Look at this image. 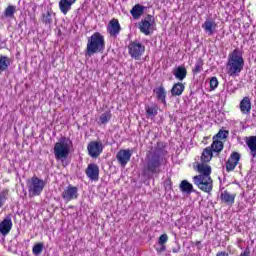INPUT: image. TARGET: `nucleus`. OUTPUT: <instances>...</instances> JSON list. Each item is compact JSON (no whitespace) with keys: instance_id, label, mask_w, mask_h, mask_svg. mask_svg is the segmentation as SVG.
<instances>
[{"instance_id":"f257e3e1","label":"nucleus","mask_w":256,"mask_h":256,"mask_svg":"<svg viewBox=\"0 0 256 256\" xmlns=\"http://www.w3.org/2000/svg\"><path fill=\"white\" fill-rule=\"evenodd\" d=\"M165 143L157 142L154 148L146 152L142 167V176L146 179H153L155 175L163 173V166L166 165Z\"/></svg>"},{"instance_id":"f03ea898","label":"nucleus","mask_w":256,"mask_h":256,"mask_svg":"<svg viewBox=\"0 0 256 256\" xmlns=\"http://www.w3.org/2000/svg\"><path fill=\"white\" fill-rule=\"evenodd\" d=\"M199 175L193 177L194 185L204 193H211L213 191V179H211V166L202 162L196 166Z\"/></svg>"},{"instance_id":"7ed1b4c3","label":"nucleus","mask_w":256,"mask_h":256,"mask_svg":"<svg viewBox=\"0 0 256 256\" xmlns=\"http://www.w3.org/2000/svg\"><path fill=\"white\" fill-rule=\"evenodd\" d=\"M245 67V60L243 59V53L240 49H234L232 53L228 55V61L226 63V71L230 77H239L241 71Z\"/></svg>"},{"instance_id":"20e7f679","label":"nucleus","mask_w":256,"mask_h":256,"mask_svg":"<svg viewBox=\"0 0 256 256\" xmlns=\"http://www.w3.org/2000/svg\"><path fill=\"white\" fill-rule=\"evenodd\" d=\"M105 51V37L95 32L91 37L88 38L85 57H93L97 53H103Z\"/></svg>"},{"instance_id":"39448f33","label":"nucleus","mask_w":256,"mask_h":256,"mask_svg":"<svg viewBox=\"0 0 256 256\" xmlns=\"http://www.w3.org/2000/svg\"><path fill=\"white\" fill-rule=\"evenodd\" d=\"M71 145L73 142L71 139L67 137L61 138L55 145H54V156L57 161H65L67 157H69V153H71Z\"/></svg>"},{"instance_id":"423d86ee","label":"nucleus","mask_w":256,"mask_h":256,"mask_svg":"<svg viewBox=\"0 0 256 256\" xmlns=\"http://www.w3.org/2000/svg\"><path fill=\"white\" fill-rule=\"evenodd\" d=\"M47 183L37 177L33 176L31 179L27 180V187H28V192L31 197H37L43 193V189H45V186Z\"/></svg>"},{"instance_id":"0eeeda50","label":"nucleus","mask_w":256,"mask_h":256,"mask_svg":"<svg viewBox=\"0 0 256 256\" xmlns=\"http://www.w3.org/2000/svg\"><path fill=\"white\" fill-rule=\"evenodd\" d=\"M139 30L144 35H151L153 31H155L156 23L155 17L153 15L148 14L144 19L139 22Z\"/></svg>"},{"instance_id":"6e6552de","label":"nucleus","mask_w":256,"mask_h":256,"mask_svg":"<svg viewBox=\"0 0 256 256\" xmlns=\"http://www.w3.org/2000/svg\"><path fill=\"white\" fill-rule=\"evenodd\" d=\"M128 53L132 59L139 61L143 53H145V45H142L141 42L133 41L128 45Z\"/></svg>"},{"instance_id":"1a4fd4ad","label":"nucleus","mask_w":256,"mask_h":256,"mask_svg":"<svg viewBox=\"0 0 256 256\" xmlns=\"http://www.w3.org/2000/svg\"><path fill=\"white\" fill-rule=\"evenodd\" d=\"M87 151L88 155H90L92 159H97V157L103 153V143L99 141H91L87 145Z\"/></svg>"},{"instance_id":"9d476101","label":"nucleus","mask_w":256,"mask_h":256,"mask_svg":"<svg viewBox=\"0 0 256 256\" xmlns=\"http://www.w3.org/2000/svg\"><path fill=\"white\" fill-rule=\"evenodd\" d=\"M79 197V188L69 184L62 192V199L64 201H73Z\"/></svg>"},{"instance_id":"9b49d317","label":"nucleus","mask_w":256,"mask_h":256,"mask_svg":"<svg viewBox=\"0 0 256 256\" xmlns=\"http://www.w3.org/2000/svg\"><path fill=\"white\" fill-rule=\"evenodd\" d=\"M239 161H241V155L239 154V152H232L230 157L226 161L227 173H231V171H235V167L239 165Z\"/></svg>"},{"instance_id":"f8f14e48","label":"nucleus","mask_w":256,"mask_h":256,"mask_svg":"<svg viewBox=\"0 0 256 256\" xmlns=\"http://www.w3.org/2000/svg\"><path fill=\"white\" fill-rule=\"evenodd\" d=\"M132 155L133 152H131V150L122 149L117 152L116 159L121 167H125L129 163V161H131Z\"/></svg>"},{"instance_id":"ddd939ff","label":"nucleus","mask_w":256,"mask_h":256,"mask_svg":"<svg viewBox=\"0 0 256 256\" xmlns=\"http://www.w3.org/2000/svg\"><path fill=\"white\" fill-rule=\"evenodd\" d=\"M13 229V221L11 220V215L6 216L0 223V233L3 237H7Z\"/></svg>"},{"instance_id":"4468645a","label":"nucleus","mask_w":256,"mask_h":256,"mask_svg":"<svg viewBox=\"0 0 256 256\" xmlns=\"http://www.w3.org/2000/svg\"><path fill=\"white\" fill-rule=\"evenodd\" d=\"M107 31L110 35V37L117 38V35L121 33V24H119V20L117 19H112L107 26Z\"/></svg>"},{"instance_id":"2eb2a0df","label":"nucleus","mask_w":256,"mask_h":256,"mask_svg":"<svg viewBox=\"0 0 256 256\" xmlns=\"http://www.w3.org/2000/svg\"><path fill=\"white\" fill-rule=\"evenodd\" d=\"M86 175L91 181H99V166L95 163L88 165Z\"/></svg>"},{"instance_id":"dca6fc26","label":"nucleus","mask_w":256,"mask_h":256,"mask_svg":"<svg viewBox=\"0 0 256 256\" xmlns=\"http://www.w3.org/2000/svg\"><path fill=\"white\" fill-rule=\"evenodd\" d=\"M153 91L158 101H161L163 105H167V91H165V87L163 85H160L159 87H156Z\"/></svg>"},{"instance_id":"f3484780","label":"nucleus","mask_w":256,"mask_h":256,"mask_svg":"<svg viewBox=\"0 0 256 256\" xmlns=\"http://www.w3.org/2000/svg\"><path fill=\"white\" fill-rule=\"evenodd\" d=\"M240 111L243 113V115H249L251 113V98L249 96H245L240 101Z\"/></svg>"},{"instance_id":"a211bd4d","label":"nucleus","mask_w":256,"mask_h":256,"mask_svg":"<svg viewBox=\"0 0 256 256\" xmlns=\"http://www.w3.org/2000/svg\"><path fill=\"white\" fill-rule=\"evenodd\" d=\"M235 197H237L236 194H231L227 190L222 192L220 195V199H221L222 203H225L226 205H229L230 207L235 203Z\"/></svg>"},{"instance_id":"6ab92c4d","label":"nucleus","mask_w":256,"mask_h":256,"mask_svg":"<svg viewBox=\"0 0 256 256\" xmlns=\"http://www.w3.org/2000/svg\"><path fill=\"white\" fill-rule=\"evenodd\" d=\"M202 29H204L205 33L211 36L215 33V29H217V23H215V21L212 19L206 20L202 24Z\"/></svg>"},{"instance_id":"aec40b11","label":"nucleus","mask_w":256,"mask_h":256,"mask_svg":"<svg viewBox=\"0 0 256 256\" xmlns=\"http://www.w3.org/2000/svg\"><path fill=\"white\" fill-rule=\"evenodd\" d=\"M77 0H60L59 9L63 15H67L71 11V7Z\"/></svg>"},{"instance_id":"412c9836","label":"nucleus","mask_w":256,"mask_h":256,"mask_svg":"<svg viewBox=\"0 0 256 256\" xmlns=\"http://www.w3.org/2000/svg\"><path fill=\"white\" fill-rule=\"evenodd\" d=\"M183 91H185V84L178 82L172 86L170 93L172 97H180V95H183Z\"/></svg>"},{"instance_id":"4be33fe9","label":"nucleus","mask_w":256,"mask_h":256,"mask_svg":"<svg viewBox=\"0 0 256 256\" xmlns=\"http://www.w3.org/2000/svg\"><path fill=\"white\" fill-rule=\"evenodd\" d=\"M173 75L178 81H183L187 77V68L185 66H178L173 69Z\"/></svg>"},{"instance_id":"5701e85b","label":"nucleus","mask_w":256,"mask_h":256,"mask_svg":"<svg viewBox=\"0 0 256 256\" xmlns=\"http://www.w3.org/2000/svg\"><path fill=\"white\" fill-rule=\"evenodd\" d=\"M11 67V58L5 55L0 56V75L7 71Z\"/></svg>"},{"instance_id":"b1692460","label":"nucleus","mask_w":256,"mask_h":256,"mask_svg":"<svg viewBox=\"0 0 256 256\" xmlns=\"http://www.w3.org/2000/svg\"><path fill=\"white\" fill-rule=\"evenodd\" d=\"M246 145L250 149V155L256 157V136H250L246 139Z\"/></svg>"},{"instance_id":"393cba45","label":"nucleus","mask_w":256,"mask_h":256,"mask_svg":"<svg viewBox=\"0 0 256 256\" xmlns=\"http://www.w3.org/2000/svg\"><path fill=\"white\" fill-rule=\"evenodd\" d=\"M133 19H139L143 13H145V6L136 4L130 11Z\"/></svg>"},{"instance_id":"a878e982","label":"nucleus","mask_w":256,"mask_h":256,"mask_svg":"<svg viewBox=\"0 0 256 256\" xmlns=\"http://www.w3.org/2000/svg\"><path fill=\"white\" fill-rule=\"evenodd\" d=\"M223 141L221 140H217L215 139V137H213V143L211 144V151L212 153H216L217 156H219V153H221V151H223Z\"/></svg>"},{"instance_id":"bb28decb","label":"nucleus","mask_w":256,"mask_h":256,"mask_svg":"<svg viewBox=\"0 0 256 256\" xmlns=\"http://www.w3.org/2000/svg\"><path fill=\"white\" fill-rule=\"evenodd\" d=\"M158 111H159V108L155 105H153V106L146 105L145 106V112H146L147 119H155V117H157Z\"/></svg>"},{"instance_id":"cd10ccee","label":"nucleus","mask_w":256,"mask_h":256,"mask_svg":"<svg viewBox=\"0 0 256 256\" xmlns=\"http://www.w3.org/2000/svg\"><path fill=\"white\" fill-rule=\"evenodd\" d=\"M213 159V150H211V147H206L201 155V162L202 163H209Z\"/></svg>"},{"instance_id":"c85d7f7f","label":"nucleus","mask_w":256,"mask_h":256,"mask_svg":"<svg viewBox=\"0 0 256 256\" xmlns=\"http://www.w3.org/2000/svg\"><path fill=\"white\" fill-rule=\"evenodd\" d=\"M180 191H182V193H188V195H190V193H195L193 184L189 183L187 180H183L180 183Z\"/></svg>"},{"instance_id":"c756f323","label":"nucleus","mask_w":256,"mask_h":256,"mask_svg":"<svg viewBox=\"0 0 256 256\" xmlns=\"http://www.w3.org/2000/svg\"><path fill=\"white\" fill-rule=\"evenodd\" d=\"M203 65H205L203 60L201 58H198L194 65V68L192 69L193 75H199V73L203 71Z\"/></svg>"},{"instance_id":"7c9ffc66","label":"nucleus","mask_w":256,"mask_h":256,"mask_svg":"<svg viewBox=\"0 0 256 256\" xmlns=\"http://www.w3.org/2000/svg\"><path fill=\"white\" fill-rule=\"evenodd\" d=\"M111 117V111L107 110L100 115L99 123H101V125H107V123L111 121Z\"/></svg>"},{"instance_id":"2f4dec72","label":"nucleus","mask_w":256,"mask_h":256,"mask_svg":"<svg viewBox=\"0 0 256 256\" xmlns=\"http://www.w3.org/2000/svg\"><path fill=\"white\" fill-rule=\"evenodd\" d=\"M42 23H44V25H48V27H51V25H53V13L51 11L43 14Z\"/></svg>"},{"instance_id":"473e14b6","label":"nucleus","mask_w":256,"mask_h":256,"mask_svg":"<svg viewBox=\"0 0 256 256\" xmlns=\"http://www.w3.org/2000/svg\"><path fill=\"white\" fill-rule=\"evenodd\" d=\"M43 243H37L32 248L33 255L39 256L41 253H43Z\"/></svg>"},{"instance_id":"72a5a7b5","label":"nucleus","mask_w":256,"mask_h":256,"mask_svg":"<svg viewBox=\"0 0 256 256\" xmlns=\"http://www.w3.org/2000/svg\"><path fill=\"white\" fill-rule=\"evenodd\" d=\"M15 11H16L15 6L9 5V6L5 9V11H4V16L11 18V17H13V16L15 15Z\"/></svg>"},{"instance_id":"f704fd0d","label":"nucleus","mask_w":256,"mask_h":256,"mask_svg":"<svg viewBox=\"0 0 256 256\" xmlns=\"http://www.w3.org/2000/svg\"><path fill=\"white\" fill-rule=\"evenodd\" d=\"M215 139H227L229 137V131L227 130H219V132L214 136Z\"/></svg>"},{"instance_id":"c9c22d12","label":"nucleus","mask_w":256,"mask_h":256,"mask_svg":"<svg viewBox=\"0 0 256 256\" xmlns=\"http://www.w3.org/2000/svg\"><path fill=\"white\" fill-rule=\"evenodd\" d=\"M7 195H9V190H3L0 192V207L5 205V201H7Z\"/></svg>"},{"instance_id":"e433bc0d","label":"nucleus","mask_w":256,"mask_h":256,"mask_svg":"<svg viewBox=\"0 0 256 256\" xmlns=\"http://www.w3.org/2000/svg\"><path fill=\"white\" fill-rule=\"evenodd\" d=\"M217 87H219V80L214 76L210 79V89L211 91H215Z\"/></svg>"},{"instance_id":"4c0bfd02","label":"nucleus","mask_w":256,"mask_h":256,"mask_svg":"<svg viewBox=\"0 0 256 256\" xmlns=\"http://www.w3.org/2000/svg\"><path fill=\"white\" fill-rule=\"evenodd\" d=\"M169 241V236L167 234H162L158 239V245H165Z\"/></svg>"},{"instance_id":"58836bf2","label":"nucleus","mask_w":256,"mask_h":256,"mask_svg":"<svg viewBox=\"0 0 256 256\" xmlns=\"http://www.w3.org/2000/svg\"><path fill=\"white\" fill-rule=\"evenodd\" d=\"M157 253L161 254L164 253V251H167V247L165 244L160 245V247L156 248Z\"/></svg>"},{"instance_id":"ea45409f","label":"nucleus","mask_w":256,"mask_h":256,"mask_svg":"<svg viewBox=\"0 0 256 256\" xmlns=\"http://www.w3.org/2000/svg\"><path fill=\"white\" fill-rule=\"evenodd\" d=\"M173 253H179L181 251V246H177L176 248H172Z\"/></svg>"},{"instance_id":"a19ab883","label":"nucleus","mask_w":256,"mask_h":256,"mask_svg":"<svg viewBox=\"0 0 256 256\" xmlns=\"http://www.w3.org/2000/svg\"><path fill=\"white\" fill-rule=\"evenodd\" d=\"M216 256H229L227 252H218Z\"/></svg>"},{"instance_id":"79ce46f5","label":"nucleus","mask_w":256,"mask_h":256,"mask_svg":"<svg viewBox=\"0 0 256 256\" xmlns=\"http://www.w3.org/2000/svg\"><path fill=\"white\" fill-rule=\"evenodd\" d=\"M169 187L171 189V181L166 182V189Z\"/></svg>"},{"instance_id":"37998d69","label":"nucleus","mask_w":256,"mask_h":256,"mask_svg":"<svg viewBox=\"0 0 256 256\" xmlns=\"http://www.w3.org/2000/svg\"><path fill=\"white\" fill-rule=\"evenodd\" d=\"M199 245H201V241L196 242V246L199 247Z\"/></svg>"},{"instance_id":"c03bdc74","label":"nucleus","mask_w":256,"mask_h":256,"mask_svg":"<svg viewBox=\"0 0 256 256\" xmlns=\"http://www.w3.org/2000/svg\"><path fill=\"white\" fill-rule=\"evenodd\" d=\"M123 1H127V0H123Z\"/></svg>"}]
</instances>
